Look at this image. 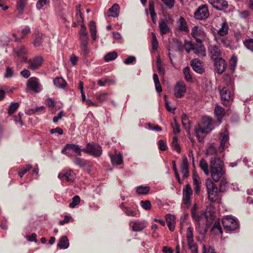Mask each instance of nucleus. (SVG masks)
I'll use <instances>...</instances> for the list:
<instances>
[{
  "instance_id": "f257e3e1",
  "label": "nucleus",
  "mask_w": 253,
  "mask_h": 253,
  "mask_svg": "<svg viewBox=\"0 0 253 253\" xmlns=\"http://www.w3.org/2000/svg\"><path fill=\"white\" fill-rule=\"evenodd\" d=\"M211 176L213 181L217 182L224 177L225 171L223 169V164L219 158L213 157L210 161Z\"/></svg>"
},
{
  "instance_id": "f03ea898",
  "label": "nucleus",
  "mask_w": 253,
  "mask_h": 253,
  "mask_svg": "<svg viewBox=\"0 0 253 253\" xmlns=\"http://www.w3.org/2000/svg\"><path fill=\"white\" fill-rule=\"evenodd\" d=\"M213 121L209 117H204L202 119L200 124L198 125L195 127V132L199 141H202L204 139V136L202 134L208 133L213 129Z\"/></svg>"
},
{
  "instance_id": "7ed1b4c3",
  "label": "nucleus",
  "mask_w": 253,
  "mask_h": 253,
  "mask_svg": "<svg viewBox=\"0 0 253 253\" xmlns=\"http://www.w3.org/2000/svg\"><path fill=\"white\" fill-rule=\"evenodd\" d=\"M192 218L196 221V229L200 234L205 232L204 230L205 222L207 219L206 212L204 211H198V206L195 204L191 210Z\"/></svg>"
},
{
  "instance_id": "20e7f679",
  "label": "nucleus",
  "mask_w": 253,
  "mask_h": 253,
  "mask_svg": "<svg viewBox=\"0 0 253 253\" xmlns=\"http://www.w3.org/2000/svg\"><path fill=\"white\" fill-rule=\"evenodd\" d=\"M205 185L209 200L211 202L217 201L219 199V193L220 192L219 191L218 188L209 178L206 180Z\"/></svg>"
},
{
  "instance_id": "39448f33",
  "label": "nucleus",
  "mask_w": 253,
  "mask_h": 253,
  "mask_svg": "<svg viewBox=\"0 0 253 253\" xmlns=\"http://www.w3.org/2000/svg\"><path fill=\"white\" fill-rule=\"evenodd\" d=\"M61 153L67 156H81V148L78 145L67 143L61 150Z\"/></svg>"
},
{
  "instance_id": "423d86ee",
  "label": "nucleus",
  "mask_w": 253,
  "mask_h": 253,
  "mask_svg": "<svg viewBox=\"0 0 253 253\" xmlns=\"http://www.w3.org/2000/svg\"><path fill=\"white\" fill-rule=\"evenodd\" d=\"M222 224L226 231H233L239 228L237 220L230 215H227L222 219Z\"/></svg>"
},
{
  "instance_id": "0eeeda50",
  "label": "nucleus",
  "mask_w": 253,
  "mask_h": 253,
  "mask_svg": "<svg viewBox=\"0 0 253 253\" xmlns=\"http://www.w3.org/2000/svg\"><path fill=\"white\" fill-rule=\"evenodd\" d=\"M27 88L35 93H39L42 90V85L39 79L36 77L30 78L27 83Z\"/></svg>"
},
{
  "instance_id": "6e6552de",
  "label": "nucleus",
  "mask_w": 253,
  "mask_h": 253,
  "mask_svg": "<svg viewBox=\"0 0 253 253\" xmlns=\"http://www.w3.org/2000/svg\"><path fill=\"white\" fill-rule=\"evenodd\" d=\"M182 201L187 207H189L191 203V197L193 195V190L189 184H187L182 190Z\"/></svg>"
},
{
  "instance_id": "1a4fd4ad",
  "label": "nucleus",
  "mask_w": 253,
  "mask_h": 253,
  "mask_svg": "<svg viewBox=\"0 0 253 253\" xmlns=\"http://www.w3.org/2000/svg\"><path fill=\"white\" fill-rule=\"evenodd\" d=\"M186 92V86L182 81L177 82L174 86L173 95L176 98H181Z\"/></svg>"
},
{
  "instance_id": "9d476101",
  "label": "nucleus",
  "mask_w": 253,
  "mask_h": 253,
  "mask_svg": "<svg viewBox=\"0 0 253 253\" xmlns=\"http://www.w3.org/2000/svg\"><path fill=\"white\" fill-rule=\"evenodd\" d=\"M209 16V10L206 5L200 6L194 13V17L197 20H204Z\"/></svg>"
},
{
  "instance_id": "9b49d317",
  "label": "nucleus",
  "mask_w": 253,
  "mask_h": 253,
  "mask_svg": "<svg viewBox=\"0 0 253 253\" xmlns=\"http://www.w3.org/2000/svg\"><path fill=\"white\" fill-rule=\"evenodd\" d=\"M191 35L194 38L196 42L201 43L205 38V33L202 29L198 26H194L191 31Z\"/></svg>"
},
{
  "instance_id": "f8f14e48",
  "label": "nucleus",
  "mask_w": 253,
  "mask_h": 253,
  "mask_svg": "<svg viewBox=\"0 0 253 253\" xmlns=\"http://www.w3.org/2000/svg\"><path fill=\"white\" fill-rule=\"evenodd\" d=\"M58 177L60 179L65 178L68 182H71L75 179L76 174L71 170H66L59 173Z\"/></svg>"
},
{
  "instance_id": "ddd939ff",
  "label": "nucleus",
  "mask_w": 253,
  "mask_h": 253,
  "mask_svg": "<svg viewBox=\"0 0 253 253\" xmlns=\"http://www.w3.org/2000/svg\"><path fill=\"white\" fill-rule=\"evenodd\" d=\"M209 2L215 9L222 10L227 8V2L224 0H209Z\"/></svg>"
},
{
  "instance_id": "4468645a",
  "label": "nucleus",
  "mask_w": 253,
  "mask_h": 253,
  "mask_svg": "<svg viewBox=\"0 0 253 253\" xmlns=\"http://www.w3.org/2000/svg\"><path fill=\"white\" fill-rule=\"evenodd\" d=\"M214 65L215 68V70L218 74H222L226 68L225 61L222 58L214 60Z\"/></svg>"
},
{
  "instance_id": "2eb2a0df",
  "label": "nucleus",
  "mask_w": 253,
  "mask_h": 253,
  "mask_svg": "<svg viewBox=\"0 0 253 253\" xmlns=\"http://www.w3.org/2000/svg\"><path fill=\"white\" fill-rule=\"evenodd\" d=\"M177 28L181 32H184L185 33L189 32L187 23L185 19L181 16L179 18L177 21Z\"/></svg>"
},
{
  "instance_id": "dca6fc26",
  "label": "nucleus",
  "mask_w": 253,
  "mask_h": 253,
  "mask_svg": "<svg viewBox=\"0 0 253 253\" xmlns=\"http://www.w3.org/2000/svg\"><path fill=\"white\" fill-rule=\"evenodd\" d=\"M192 179L195 193L198 195L200 192L201 186V182L200 180V177L197 174L194 172L192 174Z\"/></svg>"
},
{
  "instance_id": "f3484780",
  "label": "nucleus",
  "mask_w": 253,
  "mask_h": 253,
  "mask_svg": "<svg viewBox=\"0 0 253 253\" xmlns=\"http://www.w3.org/2000/svg\"><path fill=\"white\" fill-rule=\"evenodd\" d=\"M13 52L20 61H26L28 53L26 48H14Z\"/></svg>"
},
{
  "instance_id": "a211bd4d",
  "label": "nucleus",
  "mask_w": 253,
  "mask_h": 253,
  "mask_svg": "<svg viewBox=\"0 0 253 253\" xmlns=\"http://www.w3.org/2000/svg\"><path fill=\"white\" fill-rule=\"evenodd\" d=\"M43 61V59L41 56L35 57L32 61L30 62L29 68L33 70H36L40 67Z\"/></svg>"
},
{
  "instance_id": "6ab92c4d",
  "label": "nucleus",
  "mask_w": 253,
  "mask_h": 253,
  "mask_svg": "<svg viewBox=\"0 0 253 253\" xmlns=\"http://www.w3.org/2000/svg\"><path fill=\"white\" fill-rule=\"evenodd\" d=\"M188 167V159L186 157H184L182 160L180 167V171L183 175V177L184 178L187 177L189 175Z\"/></svg>"
},
{
  "instance_id": "aec40b11",
  "label": "nucleus",
  "mask_w": 253,
  "mask_h": 253,
  "mask_svg": "<svg viewBox=\"0 0 253 253\" xmlns=\"http://www.w3.org/2000/svg\"><path fill=\"white\" fill-rule=\"evenodd\" d=\"M214 113L218 121L219 122V123H221V121L225 114V109L220 105L216 104L214 108Z\"/></svg>"
},
{
  "instance_id": "412c9836",
  "label": "nucleus",
  "mask_w": 253,
  "mask_h": 253,
  "mask_svg": "<svg viewBox=\"0 0 253 253\" xmlns=\"http://www.w3.org/2000/svg\"><path fill=\"white\" fill-rule=\"evenodd\" d=\"M190 65L193 69L199 74H202L204 69L203 67L202 63L197 59H194L191 61Z\"/></svg>"
},
{
  "instance_id": "4be33fe9",
  "label": "nucleus",
  "mask_w": 253,
  "mask_h": 253,
  "mask_svg": "<svg viewBox=\"0 0 253 253\" xmlns=\"http://www.w3.org/2000/svg\"><path fill=\"white\" fill-rule=\"evenodd\" d=\"M166 220L169 230L170 231H174L175 223V216L170 214H168L166 216Z\"/></svg>"
},
{
  "instance_id": "5701e85b",
  "label": "nucleus",
  "mask_w": 253,
  "mask_h": 253,
  "mask_svg": "<svg viewBox=\"0 0 253 253\" xmlns=\"http://www.w3.org/2000/svg\"><path fill=\"white\" fill-rule=\"evenodd\" d=\"M91 147V152H89V154L94 157H99L102 154L101 147L97 144L90 143Z\"/></svg>"
},
{
  "instance_id": "b1692460",
  "label": "nucleus",
  "mask_w": 253,
  "mask_h": 253,
  "mask_svg": "<svg viewBox=\"0 0 253 253\" xmlns=\"http://www.w3.org/2000/svg\"><path fill=\"white\" fill-rule=\"evenodd\" d=\"M211 232L216 236L221 235L222 234V228L218 220L214 222L211 228Z\"/></svg>"
},
{
  "instance_id": "393cba45",
  "label": "nucleus",
  "mask_w": 253,
  "mask_h": 253,
  "mask_svg": "<svg viewBox=\"0 0 253 253\" xmlns=\"http://www.w3.org/2000/svg\"><path fill=\"white\" fill-rule=\"evenodd\" d=\"M110 157L113 164L119 165L123 163L122 155L120 153H117L116 152L114 154H110Z\"/></svg>"
},
{
  "instance_id": "a878e982",
  "label": "nucleus",
  "mask_w": 253,
  "mask_h": 253,
  "mask_svg": "<svg viewBox=\"0 0 253 253\" xmlns=\"http://www.w3.org/2000/svg\"><path fill=\"white\" fill-rule=\"evenodd\" d=\"M120 6L118 4L115 3L108 9V12L110 13L109 16L113 17H118L120 12Z\"/></svg>"
},
{
  "instance_id": "bb28decb",
  "label": "nucleus",
  "mask_w": 253,
  "mask_h": 253,
  "mask_svg": "<svg viewBox=\"0 0 253 253\" xmlns=\"http://www.w3.org/2000/svg\"><path fill=\"white\" fill-rule=\"evenodd\" d=\"M159 25L160 33L162 35H166L170 31V29L164 20H161L159 22Z\"/></svg>"
},
{
  "instance_id": "cd10ccee",
  "label": "nucleus",
  "mask_w": 253,
  "mask_h": 253,
  "mask_svg": "<svg viewBox=\"0 0 253 253\" xmlns=\"http://www.w3.org/2000/svg\"><path fill=\"white\" fill-rule=\"evenodd\" d=\"M188 53H189L191 50L197 54L199 57H205L206 55V51L205 48H185Z\"/></svg>"
},
{
  "instance_id": "c85d7f7f",
  "label": "nucleus",
  "mask_w": 253,
  "mask_h": 253,
  "mask_svg": "<svg viewBox=\"0 0 253 253\" xmlns=\"http://www.w3.org/2000/svg\"><path fill=\"white\" fill-rule=\"evenodd\" d=\"M43 35L40 32L36 33L35 38H34L33 43L35 46H40L42 45L43 42Z\"/></svg>"
},
{
  "instance_id": "c756f323",
  "label": "nucleus",
  "mask_w": 253,
  "mask_h": 253,
  "mask_svg": "<svg viewBox=\"0 0 253 253\" xmlns=\"http://www.w3.org/2000/svg\"><path fill=\"white\" fill-rule=\"evenodd\" d=\"M69 245V240L67 237L62 236L58 241L57 246L60 249H65L68 248Z\"/></svg>"
},
{
  "instance_id": "7c9ffc66",
  "label": "nucleus",
  "mask_w": 253,
  "mask_h": 253,
  "mask_svg": "<svg viewBox=\"0 0 253 253\" xmlns=\"http://www.w3.org/2000/svg\"><path fill=\"white\" fill-rule=\"evenodd\" d=\"M221 99L222 101H228L231 98V94L226 87H223L220 91Z\"/></svg>"
},
{
  "instance_id": "2f4dec72",
  "label": "nucleus",
  "mask_w": 253,
  "mask_h": 253,
  "mask_svg": "<svg viewBox=\"0 0 253 253\" xmlns=\"http://www.w3.org/2000/svg\"><path fill=\"white\" fill-rule=\"evenodd\" d=\"M210 53L211 58L214 60L221 58V51L220 48H210Z\"/></svg>"
},
{
  "instance_id": "473e14b6",
  "label": "nucleus",
  "mask_w": 253,
  "mask_h": 253,
  "mask_svg": "<svg viewBox=\"0 0 253 253\" xmlns=\"http://www.w3.org/2000/svg\"><path fill=\"white\" fill-rule=\"evenodd\" d=\"M26 4L27 0H17L16 9L20 14H23Z\"/></svg>"
},
{
  "instance_id": "72a5a7b5",
  "label": "nucleus",
  "mask_w": 253,
  "mask_h": 253,
  "mask_svg": "<svg viewBox=\"0 0 253 253\" xmlns=\"http://www.w3.org/2000/svg\"><path fill=\"white\" fill-rule=\"evenodd\" d=\"M89 28L92 39L95 40L96 38V27L95 22L91 21L89 22Z\"/></svg>"
},
{
  "instance_id": "f704fd0d",
  "label": "nucleus",
  "mask_w": 253,
  "mask_h": 253,
  "mask_svg": "<svg viewBox=\"0 0 253 253\" xmlns=\"http://www.w3.org/2000/svg\"><path fill=\"white\" fill-rule=\"evenodd\" d=\"M188 246L191 253H198V247L196 243L194 242L193 239L187 240Z\"/></svg>"
},
{
  "instance_id": "c9c22d12",
  "label": "nucleus",
  "mask_w": 253,
  "mask_h": 253,
  "mask_svg": "<svg viewBox=\"0 0 253 253\" xmlns=\"http://www.w3.org/2000/svg\"><path fill=\"white\" fill-rule=\"evenodd\" d=\"M181 121L183 126L186 131H189L190 128V123L188 117L186 114H183L181 116Z\"/></svg>"
},
{
  "instance_id": "e433bc0d",
  "label": "nucleus",
  "mask_w": 253,
  "mask_h": 253,
  "mask_svg": "<svg viewBox=\"0 0 253 253\" xmlns=\"http://www.w3.org/2000/svg\"><path fill=\"white\" fill-rule=\"evenodd\" d=\"M53 83L58 88H63L66 85V82L62 78H56L53 80Z\"/></svg>"
},
{
  "instance_id": "4c0bfd02",
  "label": "nucleus",
  "mask_w": 253,
  "mask_h": 253,
  "mask_svg": "<svg viewBox=\"0 0 253 253\" xmlns=\"http://www.w3.org/2000/svg\"><path fill=\"white\" fill-rule=\"evenodd\" d=\"M199 166L206 175L209 174V165L205 160L202 159L200 160Z\"/></svg>"
},
{
  "instance_id": "58836bf2",
  "label": "nucleus",
  "mask_w": 253,
  "mask_h": 253,
  "mask_svg": "<svg viewBox=\"0 0 253 253\" xmlns=\"http://www.w3.org/2000/svg\"><path fill=\"white\" fill-rule=\"evenodd\" d=\"M146 227L145 224L140 221H135L132 226V230L134 231H140Z\"/></svg>"
},
{
  "instance_id": "ea45409f",
  "label": "nucleus",
  "mask_w": 253,
  "mask_h": 253,
  "mask_svg": "<svg viewBox=\"0 0 253 253\" xmlns=\"http://www.w3.org/2000/svg\"><path fill=\"white\" fill-rule=\"evenodd\" d=\"M153 80L155 83V86L156 88V91L158 93H160L162 91V88L161 86V85L160 84V83L159 82V79L158 76L156 74H153Z\"/></svg>"
},
{
  "instance_id": "a19ab883",
  "label": "nucleus",
  "mask_w": 253,
  "mask_h": 253,
  "mask_svg": "<svg viewBox=\"0 0 253 253\" xmlns=\"http://www.w3.org/2000/svg\"><path fill=\"white\" fill-rule=\"evenodd\" d=\"M81 4H78L76 7V19L77 22L78 23H82L83 22V17L82 16V14L81 12Z\"/></svg>"
},
{
  "instance_id": "79ce46f5",
  "label": "nucleus",
  "mask_w": 253,
  "mask_h": 253,
  "mask_svg": "<svg viewBox=\"0 0 253 253\" xmlns=\"http://www.w3.org/2000/svg\"><path fill=\"white\" fill-rule=\"evenodd\" d=\"M117 56V53L115 51H113L106 54L104 57V59L106 62H109L115 60Z\"/></svg>"
},
{
  "instance_id": "37998d69",
  "label": "nucleus",
  "mask_w": 253,
  "mask_h": 253,
  "mask_svg": "<svg viewBox=\"0 0 253 253\" xmlns=\"http://www.w3.org/2000/svg\"><path fill=\"white\" fill-rule=\"evenodd\" d=\"M150 191L149 186H139L136 188V192L140 195H145Z\"/></svg>"
},
{
  "instance_id": "c03bdc74",
  "label": "nucleus",
  "mask_w": 253,
  "mask_h": 253,
  "mask_svg": "<svg viewBox=\"0 0 253 253\" xmlns=\"http://www.w3.org/2000/svg\"><path fill=\"white\" fill-rule=\"evenodd\" d=\"M228 26L226 23L223 22L221 25V27L218 30V34L221 36H224L228 33Z\"/></svg>"
},
{
  "instance_id": "a18cd8bd",
  "label": "nucleus",
  "mask_w": 253,
  "mask_h": 253,
  "mask_svg": "<svg viewBox=\"0 0 253 253\" xmlns=\"http://www.w3.org/2000/svg\"><path fill=\"white\" fill-rule=\"evenodd\" d=\"M207 154L208 155H213L216 157L217 150L213 144H210L206 150Z\"/></svg>"
},
{
  "instance_id": "49530a36",
  "label": "nucleus",
  "mask_w": 253,
  "mask_h": 253,
  "mask_svg": "<svg viewBox=\"0 0 253 253\" xmlns=\"http://www.w3.org/2000/svg\"><path fill=\"white\" fill-rule=\"evenodd\" d=\"M183 74L184 75L185 80L188 82H191L193 81L192 76L190 74V69L188 67H186L183 69Z\"/></svg>"
},
{
  "instance_id": "de8ad7c7",
  "label": "nucleus",
  "mask_w": 253,
  "mask_h": 253,
  "mask_svg": "<svg viewBox=\"0 0 253 253\" xmlns=\"http://www.w3.org/2000/svg\"><path fill=\"white\" fill-rule=\"evenodd\" d=\"M237 62V58L235 55H233L229 61L230 69L234 72L236 68Z\"/></svg>"
},
{
  "instance_id": "09e8293b",
  "label": "nucleus",
  "mask_w": 253,
  "mask_h": 253,
  "mask_svg": "<svg viewBox=\"0 0 253 253\" xmlns=\"http://www.w3.org/2000/svg\"><path fill=\"white\" fill-rule=\"evenodd\" d=\"M171 146L172 148L178 153L180 152L181 149L178 143V140L176 136H174L171 142Z\"/></svg>"
},
{
  "instance_id": "8fccbe9b",
  "label": "nucleus",
  "mask_w": 253,
  "mask_h": 253,
  "mask_svg": "<svg viewBox=\"0 0 253 253\" xmlns=\"http://www.w3.org/2000/svg\"><path fill=\"white\" fill-rule=\"evenodd\" d=\"M50 3V0H38L36 3V8L38 10H41L43 6L48 5Z\"/></svg>"
},
{
  "instance_id": "3c124183",
  "label": "nucleus",
  "mask_w": 253,
  "mask_h": 253,
  "mask_svg": "<svg viewBox=\"0 0 253 253\" xmlns=\"http://www.w3.org/2000/svg\"><path fill=\"white\" fill-rule=\"evenodd\" d=\"M80 198L79 196H75L72 198V202L69 204V207L71 208H75L80 203Z\"/></svg>"
},
{
  "instance_id": "603ef678",
  "label": "nucleus",
  "mask_w": 253,
  "mask_h": 253,
  "mask_svg": "<svg viewBox=\"0 0 253 253\" xmlns=\"http://www.w3.org/2000/svg\"><path fill=\"white\" fill-rule=\"evenodd\" d=\"M227 182L225 179L223 177L221 179V181L219 186V191L221 192H224L226 190V187L227 186Z\"/></svg>"
},
{
  "instance_id": "864d4df0",
  "label": "nucleus",
  "mask_w": 253,
  "mask_h": 253,
  "mask_svg": "<svg viewBox=\"0 0 253 253\" xmlns=\"http://www.w3.org/2000/svg\"><path fill=\"white\" fill-rule=\"evenodd\" d=\"M108 95V93L106 92H104L103 93H96L95 94V96L96 99L100 101V102H102L105 101L107 99V96Z\"/></svg>"
},
{
  "instance_id": "5fc2aeb1",
  "label": "nucleus",
  "mask_w": 253,
  "mask_h": 253,
  "mask_svg": "<svg viewBox=\"0 0 253 253\" xmlns=\"http://www.w3.org/2000/svg\"><path fill=\"white\" fill-rule=\"evenodd\" d=\"M19 104L18 103H12L9 106L8 113L9 114H12L18 108Z\"/></svg>"
},
{
  "instance_id": "6e6d98bb",
  "label": "nucleus",
  "mask_w": 253,
  "mask_h": 253,
  "mask_svg": "<svg viewBox=\"0 0 253 253\" xmlns=\"http://www.w3.org/2000/svg\"><path fill=\"white\" fill-rule=\"evenodd\" d=\"M141 206L145 210H149L151 208V204L149 201H140Z\"/></svg>"
},
{
  "instance_id": "4d7b16f0",
  "label": "nucleus",
  "mask_w": 253,
  "mask_h": 253,
  "mask_svg": "<svg viewBox=\"0 0 253 253\" xmlns=\"http://www.w3.org/2000/svg\"><path fill=\"white\" fill-rule=\"evenodd\" d=\"M13 70L10 67H7L6 68L4 77L6 78H11L13 75Z\"/></svg>"
},
{
  "instance_id": "13d9d810",
  "label": "nucleus",
  "mask_w": 253,
  "mask_h": 253,
  "mask_svg": "<svg viewBox=\"0 0 253 253\" xmlns=\"http://www.w3.org/2000/svg\"><path fill=\"white\" fill-rule=\"evenodd\" d=\"M136 61V58L134 56H129L124 61L126 65H129Z\"/></svg>"
},
{
  "instance_id": "bf43d9fd",
  "label": "nucleus",
  "mask_w": 253,
  "mask_h": 253,
  "mask_svg": "<svg viewBox=\"0 0 253 253\" xmlns=\"http://www.w3.org/2000/svg\"><path fill=\"white\" fill-rule=\"evenodd\" d=\"M32 168V166L31 165H26L23 169V170L19 171L18 173V175L20 177H22L24 174L27 173Z\"/></svg>"
},
{
  "instance_id": "052dcab7",
  "label": "nucleus",
  "mask_w": 253,
  "mask_h": 253,
  "mask_svg": "<svg viewBox=\"0 0 253 253\" xmlns=\"http://www.w3.org/2000/svg\"><path fill=\"white\" fill-rule=\"evenodd\" d=\"M193 239V229L192 227H189L187 229L186 231V239Z\"/></svg>"
},
{
  "instance_id": "680f3d73",
  "label": "nucleus",
  "mask_w": 253,
  "mask_h": 253,
  "mask_svg": "<svg viewBox=\"0 0 253 253\" xmlns=\"http://www.w3.org/2000/svg\"><path fill=\"white\" fill-rule=\"evenodd\" d=\"M151 36L152 47H157V46H158V42L155 34L154 33L152 32Z\"/></svg>"
},
{
  "instance_id": "e2e57ef3",
  "label": "nucleus",
  "mask_w": 253,
  "mask_h": 253,
  "mask_svg": "<svg viewBox=\"0 0 253 253\" xmlns=\"http://www.w3.org/2000/svg\"><path fill=\"white\" fill-rule=\"evenodd\" d=\"M172 126L174 133L176 134L180 132V130L179 126L177 124L175 119L174 120V124H172Z\"/></svg>"
},
{
  "instance_id": "0e129e2a",
  "label": "nucleus",
  "mask_w": 253,
  "mask_h": 253,
  "mask_svg": "<svg viewBox=\"0 0 253 253\" xmlns=\"http://www.w3.org/2000/svg\"><path fill=\"white\" fill-rule=\"evenodd\" d=\"M159 148L162 151L166 150L168 147L166 143L163 140H160L158 141Z\"/></svg>"
},
{
  "instance_id": "69168bd1",
  "label": "nucleus",
  "mask_w": 253,
  "mask_h": 253,
  "mask_svg": "<svg viewBox=\"0 0 253 253\" xmlns=\"http://www.w3.org/2000/svg\"><path fill=\"white\" fill-rule=\"evenodd\" d=\"M74 162L75 164L81 167H84L85 164L84 161L80 158H76L74 160Z\"/></svg>"
},
{
  "instance_id": "338daca9",
  "label": "nucleus",
  "mask_w": 253,
  "mask_h": 253,
  "mask_svg": "<svg viewBox=\"0 0 253 253\" xmlns=\"http://www.w3.org/2000/svg\"><path fill=\"white\" fill-rule=\"evenodd\" d=\"M244 44L246 47H253V39H246L244 41Z\"/></svg>"
},
{
  "instance_id": "774afa93",
  "label": "nucleus",
  "mask_w": 253,
  "mask_h": 253,
  "mask_svg": "<svg viewBox=\"0 0 253 253\" xmlns=\"http://www.w3.org/2000/svg\"><path fill=\"white\" fill-rule=\"evenodd\" d=\"M203 253H215L214 250L211 247L206 248L205 245H203Z\"/></svg>"
}]
</instances>
